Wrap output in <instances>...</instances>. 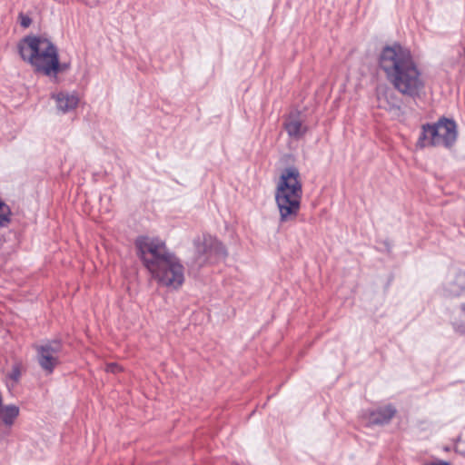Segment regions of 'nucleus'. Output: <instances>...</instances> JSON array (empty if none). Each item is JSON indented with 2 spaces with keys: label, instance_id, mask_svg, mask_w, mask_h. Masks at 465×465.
<instances>
[{
  "label": "nucleus",
  "instance_id": "obj_8",
  "mask_svg": "<svg viewBox=\"0 0 465 465\" xmlns=\"http://www.w3.org/2000/svg\"><path fill=\"white\" fill-rule=\"evenodd\" d=\"M378 107L399 117L403 114L402 100L390 88H379L377 90Z\"/></svg>",
  "mask_w": 465,
  "mask_h": 465
},
{
  "label": "nucleus",
  "instance_id": "obj_4",
  "mask_svg": "<svg viewBox=\"0 0 465 465\" xmlns=\"http://www.w3.org/2000/svg\"><path fill=\"white\" fill-rule=\"evenodd\" d=\"M21 58L33 66L34 71L49 75L57 66V46L44 36L26 35L17 45Z\"/></svg>",
  "mask_w": 465,
  "mask_h": 465
},
{
  "label": "nucleus",
  "instance_id": "obj_9",
  "mask_svg": "<svg viewBox=\"0 0 465 465\" xmlns=\"http://www.w3.org/2000/svg\"><path fill=\"white\" fill-rule=\"evenodd\" d=\"M397 413V409L392 404H387L366 411L362 417L366 420L367 426H383L391 422Z\"/></svg>",
  "mask_w": 465,
  "mask_h": 465
},
{
  "label": "nucleus",
  "instance_id": "obj_18",
  "mask_svg": "<svg viewBox=\"0 0 465 465\" xmlns=\"http://www.w3.org/2000/svg\"><path fill=\"white\" fill-rule=\"evenodd\" d=\"M120 369L121 368H120V366L117 363H110L106 367V371L108 372H113V373H115V372L119 371Z\"/></svg>",
  "mask_w": 465,
  "mask_h": 465
},
{
  "label": "nucleus",
  "instance_id": "obj_14",
  "mask_svg": "<svg viewBox=\"0 0 465 465\" xmlns=\"http://www.w3.org/2000/svg\"><path fill=\"white\" fill-rule=\"evenodd\" d=\"M456 54L457 57L455 59H449L447 62L451 67L459 64H465V47L462 49V52L460 50H457Z\"/></svg>",
  "mask_w": 465,
  "mask_h": 465
},
{
  "label": "nucleus",
  "instance_id": "obj_6",
  "mask_svg": "<svg viewBox=\"0 0 465 465\" xmlns=\"http://www.w3.org/2000/svg\"><path fill=\"white\" fill-rule=\"evenodd\" d=\"M36 351V360L45 374L50 375L60 364V355L64 344L60 339H47L40 344L34 346Z\"/></svg>",
  "mask_w": 465,
  "mask_h": 465
},
{
  "label": "nucleus",
  "instance_id": "obj_10",
  "mask_svg": "<svg viewBox=\"0 0 465 465\" xmlns=\"http://www.w3.org/2000/svg\"><path fill=\"white\" fill-rule=\"evenodd\" d=\"M283 128L288 136L294 140L299 141L308 132V125L304 124V119L300 111L291 112L283 122Z\"/></svg>",
  "mask_w": 465,
  "mask_h": 465
},
{
  "label": "nucleus",
  "instance_id": "obj_5",
  "mask_svg": "<svg viewBox=\"0 0 465 465\" xmlns=\"http://www.w3.org/2000/svg\"><path fill=\"white\" fill-rule=\"evenodd\" d=\"M456 140L457 124L455 121L442 117L437 123L422 124L417 145L420 148L437 145L450 147Z\"/></svg>",
  "mask_w": 465,
  "mask_h": 465
},
{
  "label": "nucleus",
  "instance_id": "obj_15",
  "mask_svg": "<svg viewBox=\"0 0 465 465\" xmlns=\"http://www.w3.org/2000/svg\"><path fill=\"white\" fill-rule=\"evenodd\" d=\"M18 19H19L20 25L23 28H27L32 24V19L30 18V16L25 15V14H24V13H20L18 15Z\"/></svg>",
  "mask_w": 465,
  "mask_h": 465
},
{
  "label": "nucleus",
  "instance_id": "obj_7",
  "mask_svg": "<svg viewBox=\"0 0 465 465\" xmlns=\"http://www.w3.org/2000/svg\"><path fill=\"white\" fill-rule=\"evenodd\" d=\"M199 264L213 262L217 259L225 258L227 252L223 244L216 239L204 237L203 242L194 241Z\"/></svg>",
  "mask_w": 465,
  "mask_h": 465
},
{
  "label": "nucleus",
  "instance_id": "obj_13",
  "mask_svg": "<svg viewBox=\"0 0 465 465\" xmlns=\"http://www.w3.org/2000/svg\"><path fill=\"white\" fill-rule=\"evenodd\" d=\"M69 68H70V63H65V62L61 63L59 60V54H58L57 55V66H56V68H54V71H51L49 73V75H47V77L56 79L57 75L60 73L66 72Z\"/></svg>",
  "mask_w": 465,
  "mask_h": 465
},
{
  "label": "nucleus",
  "instance_id": "obj_3",
  "mask_svg": "<svg viewBox=\"0 0 465 465\" xmlns=\"http://www.w3.org/2000/svg\"><path fill=\"white\" fill-rule=\"evenodd\" d=\"M302 197L300 172L294 166L282 170L275 190V203L281 224L292 222L298 216Z\"/></svg>",
  "mask_w": 465,
  "mask_h": 465
},
{
  "label": "nucleus",
  "instance_id": "obj_2",
  "mask_svg": "<svg viewBox=\"0 0 465 465\" xmlns=\"http://www.w3.org/2000/svg\"><path fill=\"white\" fill-rule=\"evenodd\" d=\"M137 256L161 285L178 289L184 282V267L180 259L159 238L139 236L135 240Z\"/></svg>",
  "mask_w": 465,
  "mask_h": 465
},
{
  "label": "nucleus",
  "instance_id": "obj_16",
  "mask_svg": "<svg viewBox=\"0 0 465 465\" xmlns=\"http://www.w3.org/2000/svg\"><path fill=\"white\" fill-rule=\"evenodd\" d=\"M454 330L457 333L465 336V322L454 323Z\"/></svg>",
  "mask_w": 465,
  "mask_h": 465
},
{
  "label": "nucleus",
  "instance_id": "obj_1",
  "mask_svg": "<svg viewBox=\"0 0 465 465\" xmlns=\"http://www.w3.org/2000/svg\"><path fill=\"white\" fill-rule=\"evenodd\" d=\"M379 65L387 80L405 97L413 101L425 93V78L411 51L399 44L382 48Z\"/></svg>",
  "mask_w": 465,
  "mask_h": 465
},
{
  "label": "nucleus",
  "instance_id": "obj_11",
  "mask_svg": "<svg viewBox=\"0 0 465 465\" xmlns=\"http://www.w3.org/2000/svg\"><path fill=\"white\" fill-rule=\"evenodd\" d=\"M50 98L54 102L57 113L61 114L74 111L80 101L76 92L64 90L52 93Z\"/></svg>",
  "mask_w": 465,
  "mask_h": 465
},
{
  "label": "nucleus",
  "instance_id": "obj_17",
  "mask_svg": "<svg viewBox=\"0 0 465 465\" xmlns=\"http://www.w3.org/2000/svg\"><path fill=\"white\" fill-rule=\"evenodd\" d=\"M21 372L18 367H14L9 377L14 381H18L20 378Z\"/></svg>",
  "mask_w": 465,
  "mask_h": 465
},
{
  "label": "nucleus",
  "instance_id": "obj_12",
  "mask_svg": "<svg viewBox=\"0 0 465 465\" xmlns=\"http://www.w3.org/2000/svg\"><path fill=\"white\" fill-rule=\"evenodd\" d=\"M10 206L0 199V228H6L12 222Z\"/></svg>",
  "mask_w": 465,
  "mask_h": 465
}]
</instances>
